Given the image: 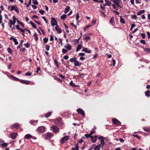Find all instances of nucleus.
<instances>
[{"mask_svg": "<svg viewBox=\"0 0 150 150\" xmlns=\"http://www.w3.org/2000/svg\"><path fill=\"white\" fill-rule=\"evenodd\" d=\"M98 139L101 140L100 141V144L95 146L94 148V149L95 150H99L100 148V146H101L102 148H103V145L105 144L104 138L103 137H100L98 138Z\"/></svg>", "mask_w": 150, "mask_h": 150, "instance_id": "nucleus-1", "label": "nucleus"}, {"mask_svg": "<svg viewBox=\"0 0 150 150\" xmlns=\"http://www.w3.org/2000/svg\"><path fill=\"white\" fill-rule=\"evenodd\" d=\"M45 127L43 126H41L37 128V131L39 133H43L45 132Z\"/></svg>", "mask_w": 150, "mask_h": 150, "instance_id": "nucleus-2", "label": "nucleus"}, {"mask_svg": "<svg viewBox=\"0 0 150 150\" xmlns=\"http://www.w3.org/2000/svg\"><path fill=\"white\" fill-rule=\"evenodd\" d=\"M51 129H52V131L55 133H57L59 131L58 128L55 126H53L51 127Z\"/></svg>", "mask_w": 150, "mask_h": 150, "instance_id": "nucleus-3", "label": "nucleus"}, {"mask_svg": "<svg viewBox=\"0 0 150 150\" xmlns=\"http://www.w3.org/2000/svg\"><path fill=\"white\" fill-rule=\"evenodd\" d=\"M51 23L52 26H54L55 25L57 26V22L55 19L53 17L51 18Z\"/></svg>", "mask_w": 150, "mask_h": 150, "instance_id": "nucleus-4", "label": "nucleus"}, {"mask_svg": "<svg viewBox=\"0 0 150 150\" xmlns=\"http://www.w3.org/2000/svg\"><path fill=\"white\" fill-rule=\"evenodd\" d=\"M76 111L82 116L85 117V114L84 111L81 109L79 108L76 110Z\"/></svg>", "mask_w": 150, "mask_h": 150, "instance_id": "nucleus-5", "label": "nucleus"}, {"mask_svg": "<svg viewBox=\"0 0 150 150\" xmlns=\"http://www.w3.org/2000/svg\"><path fill=\"white\" fill-rule=\"evenodd\" d=\"M113 124L117 126H120L121 125V122L117 119L116 118H114L112 120Z\"/></svg>", "mask_w": 150, "mask_h": 150, "instance_id": "nucleus-6", "label": "nucleus"}, {"mask_svg": "<svg viewBox=\"0 0 150 150\" xmlns=\"http://www.w3.org/2000/svg\"><path fill=\"white\" fill-rule=\"evenodd\" d=\"M55 123L59 126H60L62 124V120L61 118H58L55 121Z\"/></svg>", "mask_w": 150, "mask_h": 150, "instance_id": "nucleus-7", "label": "nucleus"}, {"mask_svg": "<svg viewBox=\"0 0 150 150\" xmlns=\"http://www.w3.org/2000/svg\"><path fill=\"white\" fill-rule=\"evenodd\" d=\"M69 139V136H65L62 137L60 139V141L62 143L65 142L66 141L68 140Z\"/></svg>", "mask_w": 150, "mask_h": 150, "instance_id": "nucleus-8", "label": "nucleus"}, {"mask_svg": "<svg viewBox=\"0 0 150 150\" xmlns=\"http://www.w3.org/2000/svg\"><path fill=\"white\" fill-rule=\"evenodd\" d=\"M20 126V124L18 123H16L10 126V128L13 129V128L17 129Z\"/></svg>", "mask_w": 150, "mask_h": 150, "instance_id": "nucleus-9", "label": "nucleus"}, {"mask_svg": "<svg viewBox=\"0 0 150 150\" xmlns=\"http://www.w3.org/2000/svg\"><path fill=\"white\" fill-rule=\"evenodd\" d=\"M17 135L18 134L16 133H12L10 134L11 138L13 139L16 138Z\"/></svg>", "mask_w": 150, "mask_h": 150, "instance_id": "nucleus-10", "label": "nucleus"}, {"mask_svg": "<svg viewBox=\"0 0 150 150\" xmlns=\"http://www.w3.org/2000/svg\"><path fill=\"white\" fill-rule=\"evenodd\" d=\"M90 38V36L88 35H84L83 39L86 42H87Z\"/></svg>", "mask_w": 150, "mask_h": 150, "instance_id": "nucleus-11", "label": "nucleus"}, {"mask_svg": "<svg viewBox=\"0 0 150 150\" xmlns=\"http://www.w3.org/2000/svg\"><path fill=\"white\" fill-rule=\"evenodd\" d=\"M20 82L22 83L25 84H28L30 83L29 81L25 80H20Z\"/></svg>", "mask_w": 150, "mask_h": 150, "instance_id": "nucleus-12", "label": "nucleus"}, {"mask_svg": "<svg viewBox=\"0 0 150 150\" xmlns=\"http://www.w3.org/2000/svg\"><path fill=\"white\" fill-rule=\"evenodd\" d=\"M17 8V7L16 6H9L8 7V9H9V11H12L13 10H14L15 8Z\"/></svg>", "mask_w": 150, "mask_h": 150, "instance_id": "nucleus-13", "label": "nucleus"}, {"mask_svg": "<svg viewBox=\"0 0 150 150\" xmlns=\"http://www.w3.org/2000/svg\"><path fill=\"white\" fill-rule=\"evenodd\" d=\"M55 30L58 33L60 34L62 32V30L60 28L58 27V25L56 26L55 27Z\"/></svg>", "mask_w": 150, "mask_h": 150, "instance_id": "nucleus-14", "label": "nucleus"}, {"mask_svg": "<svg viewBox=\"0 0 150 150\" xmlns=\"http://www.w3.org/2000/svg\"><path fill=\"white\" fill-rule=\"evenodd\" d=\"M110 23L112 25H114L115 24L114 18L113 16H112L110 21Z\"/></svg>", "mask_w": 150, "mask_h": 150, "instance_id": "nucleus-15", "label": "nucleus"}, {"mask_svg": "<svg viewBox=\"0 0 150 150\" xmlns=\"http://www.w3.org/2000/svg\"><path fill=\"white\" fill-rule=\"evenodd\" d=\"M32 137V136L30 134H28L25 135L24 137V139H29Z\"/></svg>", "mask_w": 150, "mask_h": 150, "instance_id": "nucleus-16", "label": "nucleus"}, {"mask_svg": "<svg viewBox=\"0 0 150 150\" xmlns=\"http://www.w3.org/2000/svg\"><path fill=\"white\" fill-rule=\"evenodd\" d=\"M10 77L11 78V79L15 81H20V79H19L13 76L12 75L10 76Z\"/></svg>", "mask_w": 150, "mask_h": 150, "instance_id": "nucleus-17", "label": "nucleus"}, {"mask_svg": "<svg viewBox=\"0 0 150 150\" xmlns=\"http://www.w3.org/2000/svg\"><path fill=\"white\" fill-rule=\"evenodd\" d=\"M64 47L69 50H71L72 48L71 46L69 44H67L65 45Z\"/></svg>", "mask_w": 150, "mask_h": 150, "instance_id": "nucleus-18", "label": "nucleus"}, {"mask_svg": "<svg viewBox=\"0 0 150 150\" xmlns=\"http://www.w3.org/2000/svg\"><path fill=\"white\" fill-rule=\"evenodd\" d=\"M81 64L82 63L81 62H79L76 60L74 63V65L76 66H79L81 65Z\"/></svg>", "mask_w": 150, "mask_h": 150, "instance_id": "nucleus-19", "label": "nucleus"}, {"mask_svg": "<svg viewBox=\"0 0 150 150\" xmlns=\"http://www.w3.org/2000/svg\"><path fill=\"white\" fill-rule=\"evenodd\" d=\"M70 8L69 6H67L65 8V10L64 11V13L65 14L67 13L70 10Z\"/></svg>", "mask_w": 150, "mask_h": 150, "instance_id": "nucleus-20", "label": "nucleus"}, {"mask_svg": "<svg viewBox=\"0 0 150 150\" xmlns=\"http://www.w3.org/2000/svg\"><path fill=\"white\" fill-rule=\"evenodd\" d=\"M38 121L37 120H32L30 122V123L31 124H32L33 125H35L36 124Z\"/></svg>", "mask_w": 150, "mask_h": 150, "instance_id": "nucleus-21", "label": "nucleus"}, {"mask_svg": "<svg viewBox=\"0 0 150 150\" xmlns=\"http://www.w3.org/2000/svg\"><path fill=\"white\" fill-rule=\"evenodd\" d=\"M82 51L86 53H91V51L90 50H88L87 48H83L82 50Z\"/></svg>", "mask_w": 150, "mask_h": 150, "instance_id": "nucleus-22", "label": "nucleus"}, {"mask_svg": "<svg viewBox=\"0 0 150 150\" xmlns=\"http://www.w3.org/2000/svg\"><path fill=\"white\" fill-rule=\"evenodd\" d=\"M105 1L106 4V5L108 6H110L111 4V2L109 0H105Z\"/></svg>", "mask_w": 150, "mask_h": 150, "instance_id": "nucleus-23", "label": "nucleus"}, {"mask_svg": "<svg viewBox=\"0 0 150 150\" xmlns=\"http://www.w3.org/2000/svg\"><path fill=\"white\" fill-rule=\"evenodd\" d=\"M46 135L47 136V137L50 138L52 137L53 136V134L50 132L47 133L46 134Z\"/></svg>", "mask_w": 150, "mask_h": 150, "instance_id": "nucleus-24", "label": "nucleus"}, {"mask_svg": "<svg viewBox=\"0 0 150 150\" xmlns=\"http://www.w3.org/2000/svg\"><path fill=\"white\" fill-rule=\"evenodd\" d=\"M30 23L32 27L33 28L36 29H37L36 25L32 21H30Z\"/></svg>", "mask_w": 150, "mask_h": 150, "instance_id": "nucleus-25", "label": "nucleus"}, {"mask_svg": "<svg viewBox=\"0 0 150 150\" xmlns=\"http://www.w3.org/2000/svg\"><path fill=\"white\" fill-rule=\"evenodd\" d=\"M145 94L146 96L147 97H149L150 96V91L149 90L145 92Z\"/></svg>", "mask_w": 150, "mask_h": 150, "instance_id": "nucleus-26", "label": "nucleus"}, {"mask_svg": "<svg viewBox=\"0 0 150 150\" xmlns=\"http://www.w3.org/2000/svg\"><path fill=\"white\" fill-rule=\"evenodd\" d=\"M13 25H14L16 23V18L15 16H13Z\"/></svg>", "mask_w": 150, "mask_h": 150, "instance_id": "nucleus-27", "label": "nucleus"}, {"mask_svg": "<svg viewBox=\"0 0 150 150\" xmlns=\"http://www.w3.org/2000/svg\"><path fill=\"white\" fill-rule=\"evenodd\" d=\"M76 60V58L75 57H74L72 58H71L70 60L69 61L71 62H75Z\"/></svg>", "mask_w": 150, "mask_h": 150, "instance_id": "nucleus-28", "label": "nucleus"}, {"mask_svg": "<svg viewBox=\"0 0 150 150\" xmlns=\"http://www.w3.org/2000/svg\"><path fill=\"white\" fill-rule=\"evenodd\" d=\"M82 47V45L81 44H79L77 47L76 49V51H79L81 48Z\"/></svg>", "mask_w": 150, "mask_h": 150, "instance_id": "nucleus-29", "label": "nucleus"}, {"mask_svg": "<svg viewBox=\"0 0 150 150\" xmlns=\"http://www.w3.org/2000/svg\"><path fill=\"white\" fill-rule=\"evenodd\" d=\"M143 129L145 132H150V127H144Z\"/></svg>", "mask_w": 150, "mask_h": 150, "instance_id": "nucleus-30", "label": "nucleus"}, {"mask_svg": "<svg viewBox=\"0 0 150 150\" xmlns=\"http://www.w3.org/2000/svg\"><path fill=\"white\" fill-rule=\"evenodd\" d=\"M67 16L65 14H62L60 16V18L64 20L66 18Z\"/></svg>", "mask_w": 150, "mask_h": 150, "instance_id": "nucleus-31", "label": "nucleus"}, {"mask_svg": "<svg viewBox=\"0 0 150 150\" xmlns=\"http://www.w3.org/2000/svg\"><path fill=\"white\" fill-rule=\"evenodd\" d=\"M144 12L145 11L144 10H141L137 13V15H140L144 13Z\"/></svg>", "mask_w": 150, "mask_h": 150, "instance_id": "nucleus-32", "label": "nucleus"}, {"mask_svg": "<svg viewBox=\"0 0 150 150\" xmlns=\"http://www.w3.org/2000/svg\"><path fill=\"white\" fill-rule=\"evenodd\" d=\"M52 112H48L47 113L46 115H45V117H49L51 114Z\"/></svg>", "mask_w": 150, "mask_h": 150, "instance_id": "nucleus-33", "label": "nucleus"}, {"mask_svg": "<svg viewBox=\"0 0 150 150\" xmlns=\"http://www.w3.org/2000/svg\"><path fill=\"white\" fill-rule=\"evenodd\" d=\"M91 142L93 143H95L96 142V139L94 138V137L91 136Z\"/></svg>", "mask_w": 150, "mask_h": 150, "instance_id": "nucleus-34", "label": "nucleus"}, {"mask_svg": "<svg viewBox=\"0 0 150 150\" xmlns=\"http://www.w3.org/2000/svg\"><path fill=\"white\" fill-rule=\"evenodd\" d=\"M120 22L123 24H125V21L124 19L122 18V16H120Z\"/></svg>", "mask_w": 150, "mask_h": 150, "instance_id": "nucleus-35", "label": "nucleus"}, {"mask_svg": "<svg viewBox=\"0 0 150 150\" xmlns=\"http://www.w3.org/2000/svg\"><path fill=\"white\" fill-rule=\"evenodd\" d=\"M33 36L34 37V39L36 41H37L38 39V38L36 33H34Z\"/></svg>", "mask_w": 150, "mask_h": 150, "instance_id": "nucleus-36", "label": "nucleus"}, {"mask_svg": "<svg viewBox=\"0 0 150 150\" xmlns=\"http://www.w3.org/2000/svg\"><path fill=\"white\" fill-rule=\"evenodd\" d=\"M144 51L148 53H150V49L146 48L144 49Z\"/></svg>", "mask_w": 150, "mask_h": 150, "instance_id": "nucleus-37", "label": "nucleus"}, {"mask_svg": "<svg viewBox=\"0 0 150 150\" xmlns=\"http://www.w3.org/2000/svg\"><path fill=\"white\" fill-rule=\"evenodd\" d=\"M119 0H117V1H116L115 3L116 4L117 7H119L120 8H122V7L121 6H120V5H119Z\"/></svg>", "mask_w": 150, "mask_h": 150, "instance_id": "nucleus-38", "label": "nucleus"}, {"mask_svg": "<svg viewBox=\"0 0 150 150\" xmlns=\"http://www.w3.org/2000/svg\"><path fill=\"white\" fill-rule=\"evenodd\" d=\"M8 145V144L7 143H4L2 144H1V145L2 147H6Z\"/></svg>", "mask_w": 150, "mask_h": 150, "instance_id": "nucleus-39", "label": "nucleus"}, {"mask_svg": "<svg viewBox=\"0 0 150 150\" xmlns=\"http://www.w3.org/2000/svg\"><path fill=\"white\" fill-rule=\"evenodd\" d=\"M13 41L14 42V45H17L18 44V42L17 41V39L15 38L13 40Z\"/></svg>", "mask_w": 150, "mask_h": 150, "instance_id": "nucleus-40", "label": "nucleus"}, {"mask_svg": "<svg viewBox=\"0 0 150 150\" xmlns=\"http://www.w3.org/2000/svg\"><path fill=\"white\" fill-rule=\"evenodd\" d=\"M32 73L29 72H27L25 74V75L27 76H30L32 75Z\"/></svg>", "mask_w": 150, "mask_h": 150, "instance_id": "nucleus-41", "label": "nucleus"}, {"mask_svg": "<svg viewBox=\"0 0 150 150\" xmlns=\"http://www.w3.org/2000/svg\"><path fill=\"white\" fill-rule=\"evenodd\" d=\"M140 42L141 43L143 44L144 45H145L146 44V43L145 42V41L144 40H142L140 41Z\"/></svg>", "mask_w": 150, "mask_h": 150, "instance_id": "nucleus-42", "label": "nucleus"}, {"mask_svg": "<svg viewBox=\"0 0 150 150\" xmlns=\"http://www.w3.org/2000/svg\"><path fill=\"white\" fill-rule=\"evenodd\" d=\"M85 136L87 139L89 137L91 138V134H85Z\"/></svg>", "mask_w": 150, "mask_h": 150, "instance_id": "nucleus-43", "label": "nucleus"}, {"mask_svg": "<svg viewBox=\"0 0 150 150\" xmlns=\"http://www.w3.org/2000/svg\"><path fill=\"white\" fill-rule=\"evenodd\" d=\"M68 52L67 50H66L64 48L62 50V52L63 53H65Z\"/></svg>", "mask_w": 150, "mask_h": 150, "instance_id": "nucleus-44", "label": "nucleus"}, {"mask_svg": "<svg viewBox=\"0 0 150 150\" xmlns=\"http://www.w3.org/2000/svg\"><path fill=\"white\" fill-rule=\"evenodd\" d=\"M132 18V19H136L137 18V16L135 15H132L131 16Z\"/></svg>", "mask_w": 150, "mask_h": 150, "instance_id": "nucleus-45", "label": "nucleus"}, {"mask_svg": "<svg viewBox=\"0 0 150 150\" xmlns=\"http://www.w3.org/2000/svg\"><path fill=\"white\" fill-rule=\"evenodd\" d=\"M48 39L47 38H45L43 39V41L45 43H46L48 41Z\"/></svg>", "mask_w": 150, "mask_h": 150, "instance_id": "nucleus-46", "label": "nucleus"}, {"mask_svg": "<svg viewBox=\"0 0 150 150\" xmlns=\"http://www.w3.org/2000/svg\"><path fill=\"white\" fill-rule=\"evenodd\" d=\"M8 51L10 54H11L12 52V51L11 49L10 48H8L7 50Z\"/></svg>", "mask_w": 150, "mask_h": 150, "instance_id": "nucleus-47", "label": "nucleus"}, {"mask_svg": "<svg viewBox=\"0 0 150 150\" xmlns=\"http://www.w3.org/2000/svg\"><path fill=\"white\" fill-rule=\"evenodd\" d=\"M50 46L48 45H46V48L47 51H49L50 49Z\"/></svg>", "mask_w": 150, "mask_h": 150, "instance_id": "nucleus-48", "label": "nucleus"}, {"mask_svg": "<svg viewBox=\"0 0 150 150\" xmlns=\"http://www.w3.org/2000/svg\"><path fill=\"white\" fill-rule=\"evenodd\" d=\"M79 13H77L76 15V20L77 22H78V21L79 19Z\"/></svg>", "mask_w": 150, "mask_h": 150, "instance_id": "nucleus-49", "label": "nucleus"}, {"mask_svg": "<svg viewBox=\"0 0 150 150\" xmlns=\"http://www.w3.org/2000/svg\"><path fill=\"white\" fill-rule=\"evenodd\" d=\"M69 56L67 55H64L63 57V58L65 60H67L69 58Z\"/></svg>", "mask_w": 150, "mask_h": 150, "instance_id": "nucleus-50", "label": "nucleus"}, {"mask_svg": "<svg viewBox=\"0 0 150 150\" xmlns=\"http://www.w3.org/2000/svg\"><path fill=\"white\" fill-rule=\"evenodd\" d=\"M26 50V49L25 48H21L20 49V51L23 52H24V51Z\"/></svg>", "mask_w": 150, "mask_h": 150, "instance_id": "nucleus-51", "label": "nucleus"}, {"mask_svg": "<svg viewBox=\"0 0 150 150\" xmlns=\"http://www.w3.org/2000/svg\"><path fill=\"white\" fill-rule=\"evenodd\" d=\"M141 36H142V38L143 39H144L145 38V33H141Z\"/></svg>", "mask_w": 150, "mask_h": 150, "instance_id": "nucleus-52", "label": "nucleus"}, {"mask_svg": "<svg viewBox=\"0 0 150 150\" xmlns=\"http://www.w3.org/2000/svg\"><path fill=\"white\" fill-rule=\"evenodd\" d=\"M113 11L117 15H119L120 14V13L117 11Z\"/></svg>", "mask_w": 150, "mask_h": 150, "instance_id": "nucleus-53", "label": "nucleus"}, {"mask_svg": "<svg viewBox=\"0 0 150 150\" xmlns=\"http://www.w3.org/2000/svg\"><path fill=\"white\" fill-rule=\"evenodd\" d=\"M141 0H135L136 3L137 4H141V2L140 1Z\"/></svg>", "mask_w": 150, "mask_h": 150, "instance_id": "nucleus-54", "label": "nucleus"}, {"mask_svg": "<svg viewBox=\"0 0 150 150\" xmlns=\"http://www.w3.org/2000/svg\"><path fill=\"white\" fill-rule=\"evenodd\" d=\"M9 21V22L8 23V24H11V25L13 24V20H10V19H8Z\"/></svg>", "mask_w": 150, "mask_h": 150, "instance_id": "nucleus-55", "label": "nucleus"}, {"mask_svg": "<svg viewBox=\"0 0 150 150\" xmlns=\"http://www.w3.org/2000/svg\"><path fill=\"white\" fill-rule=\"evenodd\" d=\"M24 45H25V47L26 48H28L29 47V45H28V43H25V44H24Z\"/></svg>", "mask_w": 150, "mask_h": 150, "instance_id": "nucleus-56", "label": "nucleus"}, {"mask_svg": "<svg viewBox=\"0 0 150 150\" xmlns=\"http://www.w3.org/2000/svg\"><path fill=\"white\" fill-rule=\"evenodd\" d=\"M33 3L35 5L38 4V2L36 0H35L33 2Z\"/></svg>", "mask_w": 150, "mask_h": 150, "instance_id": "nucleus-57", "label": "nucleus"}, {"mask_svg": "<svg viewBox=\"0 0 150 150\" xmlns=\"http://www.w3.org/2000/svg\"><path fill=\"white\" fill-rule=\"evenodd\" d=\"M44 11L42 10H40L39 11V12L42 15H43L44 12Z\"/></svg>", "mask_w": 150, "mask_h": 150, "instance_id": "nucleus-58", "label": "nucleus"}, {"mask_svg": "<svg viewBox=\"0 0 150 150\" xmlns=\"http://www.w3.org/2000/svg\"><path fill=\"white\" fill-rule=\"evenodd\" d=\"M95 145V144H93V146H91L89 149V150H92L94 148V146Z\"/></svg>", "mask_w": 150, "mask_h": 150, "instance_id": "nucleus-59", "label": "nucleus"}, {"mask_svg": "<svg viewBox=\"0 0 150 150\" xmlns=\"http://www.w3.org/2000/svg\"><path fill=\"white\" fill-rule=\"evenodd\" d=\"M15 11L16 12H17L18 13H19V11L18 9L17 8H17H15L14 9Z\"/></svg>", "mask_w": 150, "mask_h": 150, "instance_id": "nucleus-60", "label": "nucleus"}, {"mask_svg": "<svg viewBox=\"0 0 150 150\" xmlns=\"http://www.w3.org/2000/svg\"><path fill=\"white\" fill-rule=\"evenodd\" d=\"M53 40H54V38H53V36L52 35H51L50 37V41H52Z\"/></svg>", "mask_w": 150, "mask_h": 150, "instance_id": "nucleus-61", "label": "nucleus"}, {"mask_svg": "<svg viewBox=\"0 0 150 150\" xmlns=\"http://www.w3.org/2000/svg\"><path fill=\"white\" fill-rule=\"evenodd\" d=\"M59 75L60 77L62 78L63 79H65V77L64 76H63L62 74H60Z\"/></svg>", "mask_w": 150, "mask_h": 150, "instance_id": "nucleus-62", "label": "nucleus"}, {"mask_svg": "<svg viewBox=\"0 0 150 150\" xmlns=\"http://www.w3.org/2000/svg\"><path fill=\"white\" fill-rule=\"evenodd\" d=\"M42 18L44 20V21H45V22L46 23H47L48 22H47V20H46V18H45L44 16H42Z\"/></svg>", "mask_w": 150, "mask_h": 150, "instance_id": "nucleus-63", "label": "nucleus"}, {"mask_svg": "<svg viewBox=\"0 0 150 150\" xmlns=\"http://www.w3.org/2000/svg\"><path fill=\"white\" fill-rule=\"evenodd\" d=\"M79 56H83L85 55V54L83 53H80L79 54Z\"/></svg>", "mask_w": 150, "mask_h": 150, "instance_id": "nucleus-64", "label": "nucleus"}]
</instances>
